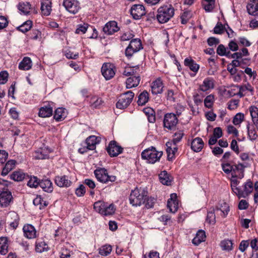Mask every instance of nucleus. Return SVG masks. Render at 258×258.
Instances as JSON below:
<instances>
[{
    "label": "nucleus",
    "mask_w": 258,
    "mask_h": 258,
    "mask_svg": "<svg viewBox=\"0 0 258 258\" xmlns=\"http://www.w3.org/2000/svg\"><path fill=\"white\" fill-rule=\"evenodd\" d=\"M174 12L175 9L172 5H164L158 9L156 17L159 23H165L174 16Z\"/></svg>",
    "instance_id": "obj_1"
},
{
    "label": "nucleus",
    "mask_w": 258,
    "mask_h": 258,
    "mask_svg": "<svg viewBox=\"0 0 258 258\" xmlns=\"http://www.w3.org/2000/svg\"><path fill=\"white\" fill-rule=\"evenodd\" d=\"M163 155V152L158 151L155 147L151 146L144 150L141 153V157L146 160L147 162L154 164L159 162Z\"/></svg>",
    "instance_id": "obj_2"
},
{
    "label": "nucleus",
    "mask_w": 258,
    "mask_h": 258,
    "mask_svg": "<svg viewBox=\"0 0 258 258\" xmlns=\"http://www.w3.org/2000/svg\"><path fill=\"white\" fill-rule=\"evenodd\" d=\"M146 194L145 190H140L138 188L132 190L129 197L130 203L133 206H140L144 203Z\"/></svg>",
    "instance_id": "obj_3"
},
{
    "label": "nucleus",
    "mask_w": 258,
    "mask_h": 258,
    "mask_svg": "<svg viewBox=\"0 0 258 258\" xmlns=\"http://www.w3.org/2000/svg\"><path fill=\"white\" fill-rule=\"evenodd\" d=\"M94 173L97 180L103 183H107L109 181L114 182L116 180V176L108 175L107 169L104 168H97Z\"/></svg>",
    "instance_id": "obj_4"
},
{
    "label": "nucleus",
    "mask_w": 258,
    "mask_h": 258,
    "mask_svg": "<svg viewBox=\"0 0 258 258\" xmlns=\"http://www.w3.org/2000/svg\"><path fill=\"white\" fill-rule=\"evenodd\" d=\"M142 49H143V47L141 39L139 38L133 39L126 48L124 54L125 56L130 59L134 53Z\"/></svg>",
    "instance_id": "obj_5"
},
{
    "label": "nucleus",
    "mask_w": 258,
    "mask_h": 258,
    "mask_svg": "<svg viewBox=\"0 0 258 258\" xmlns=\"http://www.w3.org/2000/svg\"><path fill=\"white\" fill-rule=\"evenodd\" d=\"M135 94L132 91H128L121 94L116 103V108L124 109L127 108L132 102Z\"/></svg>",
    "instance_id": "obj_6"
},
{
    "label": "nucleus",
    "mask_w": 258,
    "mask_h": 258,
    "mask_svg": "<svg viewBox=\"0 0 258 258\" xmlns=\"http://www.w3.org/2000/svg\"><path fill=\"white\" fill-rule=\"evenodd\" d=\"M13 197L11 192L7 187H0V205L2 207H8Z\"/></svg>",
    "instance_id": "obj_7"
},
{
    "label": "nucleus",
    "mask_w": 258,
    "mask_h": 258,
    "mask_svg": "<svg viewBox=\"0 0 258 258\" xmlns=\"http://www.w3.org/2000/svg\"><path fill=\"white\" fill-rule=\"evenodd\" d=\"M178 119L176 115L173 113H167L164 116L163 126L171 130L177 124Z\"/></svg>",
    "instance_id": "obj_8"
},
{
    "label": "nucleus",
    "mask_w": 258,
    "mask_h": 258,
    "mask_svg": "<svg viewBox=\"0 0 258 258\" xmlns=\"http://www.w3.org/2000/svg\"><path fill=\"white\" fill-rule=\"evenodd\" d=\"M62 5L68 12L73 14L78 13L81 9L78 0H63Z\"/></svg>",
    "instance_id": "obj_9"
},
{
    "label": "nucleus",
    "mask_w": 258,
    "mask_h": 258,
    "mask_svg": "<svg viewBox=\"0 0 258 258\" xmlns=\"http://www.w3.org/2000/svg\"><path fill=\"white\" fill-rule=\"evenodd\" d=\"M102 75L106 80L112 79L115 74V67L111 63H104L101 68Z\"/></svg>",
    "instance_id": "obj_10"
},
{
    "label": "nucleus",
    "mask_w": 258,
    "mask_h": 258,
    "mask_svg": "<svg viewBox=\"0 0 258 258\" xmlns=\"http://www.w3.org/2000/svg\"><path fill=\"white\" fill-rule=\"evenodd\" d=\"M123 150V148L114 140L111 141L106 147V151L111 157L117 156L122 153Z\"/></svg>",
    "instance_id": "obj_11"
},
{
    "label": "nucleus",
    "mask_w": 258,
    "mask_h": 258,
    "mask_svg": "<svg viewBox=\"0 0 258 258\" xmlns=\"http://www.w3.org/2000/svg\"><path fill=\"white\" fill-rule=\"evenodd\" d=\"M130 13L134 19L139 20L146 14L145 7L142 5H134L131 7Z\"/></svg>",
    "instance_id": "obj_12"
},
{
    "label": "nucleus",
    "mask_w": 258,
    "mask_h": 258,
    "mask_svg": "<svg viewBox=\"0 0 258 258\" xmlns=\"http://www.w3.org/2000/svg\"><path fill=\"white\" fill-rule=\"evenodd\" d=\"M54 103L49 101L48 103L39 108L38 115L41 117H49L53 114V108Z\"/></svg>",
    "instance_id": "obj_13"
},
{
    "label": "nucleus",
    "mask_w": 258,
    "mask_h": 258,
    "mask_svg": "<svg viewBox=\"0 0 258 258\" xmlns=\"http://www.w3.org/2000/svg\"><path fill=\"white\" fill-rule=\"evenodd\" d=\"M120 28L115 21H110L106 23L103 27V32L107 35H111L119 31Z\"/></svg>",
    "instance_id": "obj_14"
},
{
    "label": "nucleus",
    "mask_w": 258,
    "mask_h": 258,
    "mask_svg": "<svg viewBox=\"0 0 258 258\" xmlns=\"http://www.w3.org/2000/svg\"><path fill=\"white\" fill-rule=\"evenodd\" d=\"M243 188H240L238 191L237 197L238 199L241 198H246L253 190V183L250 180L246 181L242 186Z\"/></svg>",
    "instance_id": "obj_15"
},
{
    "label": "nucleus",
    "mask_w": 258,
    "mask_h": 258,
    "mask_svg": "<svg viewBox=\"0 0 258 258\" xmlns=\"http://www.w3.org/2000/svg\"><path fill=\"white\" fill-rule=\"evenodd\" d=\"M151 92L153 95H158L163 92L164 84L160 78H158L153 81L151 85Z\"/></svg>",
    "instance_id": "obj_16"
},
{
    "label": "nucleus",
    "mask_w": 258,
    "mask_h": 258,
    "mask_svg": "<svg viewBox=\"0 0 258 258\" xmlns=\"http://www.w3.org/2000/svg\"><path fill=\"white\" fill-rule=\"evenodd\" d=\"M166 146L167 160L169 161H173L175 158V154L178 151L177 145L173 144V143L167 142Z\"/></svg>",
    "instance_id": "obj_17"
},
{
    "label": "nucleus",
    "mask_w": 258,
    "mask_h": 258,
    "mask_svg": "<svg viewBox=\"0 0 258 258\" xmlns=\"http://www.w3.org/2000/svg\"><path fill=\"white\" fill-rule=\"evenodd\" d=\"M50 152V151L48 148H40L33 153L32 156L33 158L36 160L48 159Z\"/></svg>",
    "instance_id": "obj_18"
},
{
    "label": "nucleus",
    "mask_w": 258,
    "mask_h": 258,
    "mask_svg": "<svg viewBox=\"0 0 258 258\" xmlns=\"http://www.w3.org/2000/svg\"><path fill=\"white\" fill-rule=\"evenodd\" d=\"M89 107L92 109L100 108L103 101L102 98L96 95L91 96L90 99H86Z\"/></svg>",
    "instance_id": "obj_19"
},
{
    "label": "nucleus",
    "mask_w": 258,
    "mask_h": 258,
    "mask_svg": "<svg viewBox=\"0 0 258 258\" xmlns=\"http://www.w3.org/2000/svg\"><path fill=\"white\" fill-rule=\"evenodd\" d=\"M245 166L242 163L233 164L232 176L233 178L241 179L244 177V171Z\"/></svg>",
    "instance_id": "obj_20"
},
{
    "label": "nucleus",
    "mask_w": 258,
    "mask_h": 258,
    "mask_svg": "<svg viewBox=\"0 0 258 258\" xmlns=\"http://www.w3.org/2000/svg\"><path fill=\"white\" fill-rule=\"evenodd\" d=\"M55 183L60 187H68L72 183V181L68 179L67 175L56 176L54 178Z\"/></svg>",
    "instance_id": "obj_21"
},
{
    "label": "nucleus",
    "mask_w": 258,
    "mask_h": 258,
    "mask_svg": "<svg viewBox=\"0 0 258 258\" xmlns=\"http://www.w3.org/2000/svg\"><path fill=\"white\" fill-rule=\"evenodd\" d=\"M167 206L170 212L174 213L177 211L178 208V201L176 194L171 195L170 198L168 200Z\"/></svg>",
    "instance_id": "obj_22"
},
{
    "label": "nucleus",
    "mask_w": 258,
    "mask_h": 258,
    "mask_svg": "<svg viewBox=\"0 0 258 258\" xmlns=\"http://www.w3.org/2000/svg\"><path fill=\"white\" fill-rule=\"evenodd\" d=\"M24 235L28 239L34 238L36 237V230L31 224H25L23 228Z\"/></svg>",
    "instance_id": "obj_23"
},
{
    "label": "nucleus",
    "mask_w": 258,
    "mask_h": 258,
    "mask_svg": "<svg viewBox=\"0 0 258 258\" xmlns=\"http://www.w3.org/2000/svg\"><path fill=\"white\" fill-rule=\"evenodd\" d=\"M39 186L44 191L48 193H51L53 190L52 182L48 178H43L41 179Z\"/></svg>",
    "instance_id": "obj_24"
},
{
    "label": "nucleus",
    "mask_w": 258,
    "mask_h": 258,
    "mask_svg": "<svg viewBox=\"0 0 258 258\" xmlns=\"http://www.w3.org/2000/svg\"><path fill=\"white\" fill-rule=\"evenodd\" d=\"M51 2L50 0H41V11L42 15L48 16L52 11Z\"/></svg>",
    "instance_id": "obj_25"
},
{
    "label": "nucleus",
    "mask_w": 258,
    "mask_h": 258,
    "mask_svg": "<svg viewBox=\"0 0 258 258\" xmlns=\"http://www.w3.org/2000/svg\"><path fill=\"white\" fill-rule=\"evenodd\" d=\"M184 65L195 74L197 73L200 69V65L197 63L196 62L190 57H186L184 59Z\"/></svg>",
    "instance_id": "obj_26"
},
{
    "label": "nucleus",
    "mask_w": 258,
    "mask_h": 258,
    "mask_svg": "<svg viewBox=\"0 0 258 258\" xmlns=\"http://www.w3.org/2000/svg\"><path fill=\"white\" fill-rule=\"evenodd\" d=\"M215 210L217 212L219 211H220V215L223 218H225L230 211V207L228 203L224 201H222L219 203Z\"/></svg>",
    "instance_id": "obj_27"
},
{
    "label": "nucleus",
    "mask_w": 258,
    "mask_h": 258,
    "mask_svg": "<svg viewBox=\"0 0 258 258\" xmlns=\"http://www.w3.org/2000/svg\"><path fill=\"white\" fill-rule=\"evenodd\" d=\"M204 143L202 138L197 137L191 142V149L194 152H199L203 148Z\"/></svg>",
    "instance_id": "obj_28"
},
{
    "label": "nucleus",
    "mask_w": 258,
    "mask_h": 258,
    "mask_svg": "<svg viewBox=\"0 0 258 258\" xmlns=\"http://www.w3.org/2000/svg\"><path fill=\"white\" fill-rule=\"evenodd\" d=\"M130 77L126 81V86L127 88H132L138 86L140 82V76L139 74Z\"/></svg>",
    "instance_id": "obj_29"
},
{
    "label": "nucleus",
    "mask_w": 258,
    "mask_h": 258,
    "mask_svg": "<svg viewBox=\"0 0 258 258\" xmlns=\"http://www.w3.org/2000/svg\"><path fill=\"white\" fill-rule=\"evenodd\" d=\"M214 87V80L211 78H207L203 81V84L200 86V90L206 92Z\"/></svg>",
    "instance_id": "obj_30"
},
{
    "label": "nucleus",
    "mask_w": 258,
    "mask_h": 258,
    "mask_svg": "<svg viewBox=\"0 0 258 258\" xmlns=\"http://www.w3.org/2000/svg\"><path fill=\"white\" fill-rule=\"evenodd\" d=\"M66 116V109L64 108L59 107L55 109L53 118L56 121H60L64 120Z\"/></svg>",
    "instance_id": "obj_31"
},
{
    "label": "nucleus",
    "mask_w": 258,
    "mask_h": 258,
    "mask_svg": "<svg viewBox=\"0 0 258 258\" xmlns=\"http://www.w3.org/2000/svg\"><path fill=\"white\" fill-rule=\"evenodd\" d=\"M159 179L161 183L164 185H169L171 183V176L168 172L163 170L159 174Z\"/></svg>",
    "instance_id": "obj_32"
},
{
    "label": "nucleus",
    "mask_w": 258,
    "mask_h": 258,
    "mask_svg": "<svg viewBox=\"0 0 258 258\" xmlns=\"http://www.w3.org/2000/svg\"><path fill=\"white\" fill-rule=\"evenodd\" d=\"M26 180H28L27 185L31 188H36L40 184V179L34 175H28Z\"/></svg>",
    "instance_id": "obj_33"
},
{
    "label": "nucleus",
    "mask_w": 258,
    "mask_h": 258,
    "mask_svg": "<svg viewBox=\"0 0 258 258\" xmlns=\"http://www.w3.org/2000/svg\"><path fill=\"white\" fill-rule=\"evenodd\" d=\"M32 66V60L29 57H24L19 64V69L21 70H29Z\"/></svg>",
    "instance_id": "obj_34"
},
{
    "label": "nucleus",
    "mask_w": 258,
    "mask_h": 258,
    "mask_svg": "<svg viewBox=\"0 0 258 258\" xmlns=\"http://www.w3.org/2000/svg\"><path fill=\"white\" fill-rule=\"evenodd\" d=\"M149 93L147 90H144L138 96L137 103L139 106L145 105L149 100Z\"/></svg>",
    "instance_id": "obj_35"
},
{
    "label": "nucleus",
    "mask_w": 258,
    "mask_h": 258,
    "mask_svg": "<svg viewBox=\"0 0 258 258\" xmlns=\"http://www.w3.org/2000/svg\"><path fill=\"white\" fill-rule=\"evenodd\" d=\"M206 234L204 230H199L196 236L192 240V243L195 245H199L202 242L205 241Z\"/></svg>",
    "instance_id": "obj_36"
},
{
    "label": "nucleus",
    "mask_w": 258,
    "mask_h": 258,
    "mask_svg": "<svg viewBox=\"0 0 258 258\" xmlns=\"http://www.w3.org/2000/svg\"><path fill=\"white\" fill-rule=\"evenodd\" d=\"M99 142L98 138L95 136H90L86 140V143L89 150H93L96 148V145Z\"/></svg>",
    "instance_id": "obj_37"
},
{
    "label": "nucleus",
    "mask_w": 258,
    "mask_h": 258,
    "mask_svg": "<svg viewBox=\"0 0 258 258\" xmlns=\"http://www.w3.org/2000/svg\"><path fill=\"white\" fill-rule=\"evenodd\" d=\"M15 160H10L8 161L5 166L3 167L1 175L3 176L7 175L15 167Z\"/></svg>",
    "instance_id": "obj_38"
},
{
    "label": "nucleus",
    "mask_w": 258,
    "mask_h": 258,
    "mask_svg": "<svg viewBox=\"0 0 258 258\" xmlns=\"http://www.w3.org/2000/svg\"><path fill=\"white\" fill-rule=\"evenodd\" d=\"M8 238L5 237L0 238V253L5 255L8 252Z\"/></svg>",
    "instance_id": "obj_39"
},
{
    "label": "nucleus",
    "mask_w": 258,
    "mask_h": 258,
    "mask_svg": "<svg viewBox=\"0 0 258 258\" xmlns=\"http://www.w3.org/2000/svg\"><path fill=\"white\" fill-rule=\"evenodd\" d=\"M28 174H25L21 171H17L14 172L11 175L10 178L15 181H21L26 179V176Z\"/></svg>",
    "instance_id": "obj_40"
},
{
    "label": "nucleus",
    "mask_w": 258,
    "mask_h": 258,
    "mask_svg": "<svg viewBox=\"0 0 258 258\" xmlns=\"http://www.w3.org/2000/svg\"><path fill=\"white\" fill-rule=\"evenodd\" d=\"M140 68L139 66L137 65L134 67H125L122 72V74L125 76L132 77L138 73L137 70Z\"/></svg>",
    "instance_id": "obj_41"
},
{
    "label": "nucleus",
    "mask_w": 258,
    "mask_h": 258,
    "mask_svg": "<svg viewBox=\"0 0 258 258\" xmlns=\"http://www.w3.org/2000/svg\"><path fill=\"white\" fill-rule=\"evenodd\" d=\"M33 204L35 206H39V209L42 210L48 205V202L44 201L40 195H37L33 200Z\"/></svg>",
    "instance_id": "obj_42"
},
{
    "label": "nucleus",
    "mask_w": 258,
    "mask_h": 258,
    "mask_svg": "<svg viewBox=\"0 0 258 258\" xmlns=\"http://www.w3.org/2000/svg\"><path fill=\"white\" fill-rule=\"evenodd\" d=\"M33 22L31 20H27L21 25L17 28V30L22 32L26 33L31 29L32 27Z\"/></svg>",
    "instance_id": "obj_43"
},
{
    "label": "nucleus",
    "mask_w": 258,
    "mask_h": 258,
    "mask_svg": "<svg viewBox=\"0 0 258 258\" xmlns=\"http://www.w3.org/2000/svg\"><path fill=\"white\" fill-rule=\"evenodd\" d=\"M112 246L108 244H104L99 248V253L104 256L108 255L112 251Z\"/></svg>",
    "instance_id": "obj_44"
},
{
    "label": "nucleus",
    "mask_w": 258,
    "mask_h": 258,
    "mask_svg": "<svg viewBox=\"0 0 258 258\" xmlns=\"http://www.w3.org/2000/svg\"><path fill=\"white\" fill-rule=\"evenodd\" d=\"M18 8L24 14L27 15L30 13L31 5L28 2L20 3L18 6Z\"/></svg>",
    "instance_id": "obj_45"
},
{
    "label": "nucleus",
    "mask_w": 258,
    "mask_h": 258,
    "mask_svg": "<svg viewBox=\"0 0 258 258\" xmlns=\"http://www.w3.org/2000/svg\"><path fill=\"white\" fill-rule=\"evenodd\" d=\"M220 245L222 250L226 251H230L232 249L233 243L232 240L228 239H225L222 240L220 242Z\"/></svg>",
    "instance_id": "obj_46"
},
{
    "label": "nucleus",
    "mask_w": 258,
    "mask_h": 258,
    "mask_svg": "<svg viewBox=\"0 0 258 258\" xmlns=\"http://www.w3.org/2000/svg\"><path fill=\"white\" fill-rule=\"evenodd\" d=\"M115 211V208L114 204L108 205L107 203H105L102 215L104 216L111 215L114 213Z\"/></svg>",
    "instance_id": "obj_47"
},
{
    "label": "nucleus",
    "mask_w": 258,
    "mask_h": 258,
    "mask_svg": "<svg viewBox=\"0 0 258 258\" xmlns=\"http://www.w3.org/2000/svg\"><path fill=\"white\" fill-rule=\"evenodd\" d=\"M184 135L183 131L179 130L174 133L172 141L169 142L173 143V144L177 145V144L181 141Z\"/></svg>",
    "instance_id": "obj_48"
},
{
    "label": "nucleus",
    "mask_w": 258,
    "mask_h": 258,
    "mask_svg": "<svg viewBox=\"0 0 258 258\" xmlns=\"http://www.w3.org/2000/svg\"><path fill=\"white\" fill-rule=\"evenodd\" d=\"M35 244V249L38 252H42L47 249V245L44 241L37 240Z\"/></svg>",
    "instance_id": "obj_49"
},
{
    "label": "nucleus",
    "mask_w": 258,
    "mask_h": 258,
    "mask_svg": "<svg viewBox=\"0 0 258 258\" xmlns=\"http://www.w3.org/2000/svg\"><path fill=\"white\" fill-rule=\"evenodd\" d=\"M41 32L38 29H32L29 34V37L30 39L37 40L41 39Z\"/></svg>",
    "instance_id": "obj_50"
},
{
    "label": "nucleus",
    "mask_w": 258,
    "mask_h": 258,
    "mask_svg": "<svg viewBox=\"0 0 258 258\" xmlns=\"http://www.w3.org/2000/svg\"><path fill=\"white\" fill-rule=\"evenodd\" d=\"M144 201L143 204L145 205V206L147 209H150L154 207L156 199L154 198L148 197L147 196V194H146L145 200Z\"/></svg>",
    "instance_id": "obj_51"
},
{
    "label": "nucleus",
    "mask_w": 258,
    "mask_h": 258,
    "mask_svg": "<svg viewBox=\"0 0 258 258\" xmlns=\"http://www.w3.org/2000/svg\"><path fill=\"white\" fill-rule=\"evenodd\" d=\"M10 216L12 219H14V220L13 221L11 222L9 225L14 229H16L19 225V217L18 215L15 212L10 213Z\"/></svg>",
    "instance_id": "obj_52"
},
{
    "label": "nucleus",
    "mask_w": 258,
    "mask_h": 258,
    "mask_svg": "<svg viewBox=\"0 0 258 258\" xmlns=\"http://www.w3.org/2000/svg\"><path fill=\"white\" fill-rule=\"evenodd\" d=\"M105 205V202L101 201H98L94 204V209L96 212L102 215Z\"/></svg>",
    "instance_id": "obj_53"
},
{
    "label": "nucleus",
    "mask_w": 258,
    "mask_h": 258,
    "mask_svg": "<svg viewBox=\"0 0 258 258\" xmlns=\"http://www.w3.org/2000/svg\"><path fill=\"white\" fill-rule=\"evenodd\" d=\"M191 17V13L190 11H184L181 13L180 16L181 23L185 25L187 24L189 20Z\"/></svg>",
    "instance_id": "obj_54"
},
{
    "label": "nucleus",
    "mask_w": 258,
    "mask_h": 258,
    "mask_svg": "<svg viewBox=\"0 0 258 258\" xmlns=\"http://www.w3.org/2000/svg\"><path fill=\"white\" fill-rule=\"evenodd\" d=\"M214 102V96L210 94L207 96L204 99L205 106L208 108H211Z\"/></svg>",
    "instance_id": "obj_55"
},
{
    "label": "nucleus",
    "mask_w": 258,
    "mask_h": 258,
    "mask_svg": "<svg viewBox=\"0 0 258 258\" xmlns=\"http://www.w3.org/2000/svg\"><path fill=\"white\" fill-rule=\"evenodd\" d=\"M228 48L225 47L223 44H219L217 48L216 52L220 56H225L226 57Z\"/></svg>",
    "instance_id": "obj_56"
},
{
    "label": "nucleus",
    "mask_w": 258,
    "mask_h": 258,
    "mask_svg": "<svg viewBox=\"0 0 258 258\" xmlns=\"http://www.w3.org/2000/svg\"><path fill=\"white\" fill-rule=\"evenodd\" d=\"M239 183V181L237 179H232L231 180V187L232 191L237 196L238 191L240 190V187H237Z\"/></svg>",
    "instance_id": "obj_57"
},
{
    "label": "nucleus",
    "mask_w": 258,
    "mask_h": 258,
    "mask_svg": "<svg viewBox=\"0 0 258 258\" xmlns=\"http://www.w3.org/2000/svg\"><path fill=\"white\" fill-rule=\"evenodd\" d=\"M221 166L223 171L228 174L230 173H232L233 169V164H231L230 162H224L222 163Z\"/></svg>",
    "instance_id": "obj_58"
},
{
    "label": "nucleus",
    "mask_w": 258,
    "mask_h": 258,
    "mask_svg": "<svg viewBox=\"0 0 258 258\" xmlns=\"http://www.w3.org/2000/svg\"><path fill=\"white\" fill-rule=\"evenodd\" d=\"M225 26L221 22H218L214 28L213 32L216 34H221L224 31Z\"/></svg>",
    "instance_id": "obj_59"
},
{
    "label": "nucleus",
    "mask_w": 258,
    "mask_h": 258,
    "mask_svg": "<svg viewBox=\"0 0 258 258\" xmlns=\"http://www.w3.org/2000/svg\"><path fill=\"white\" fill-rule=\"evenodd\" d=\"M240 73L241 74H244V73H245L248 75L250 78H252L253 79H255L257 76L256 71H252V69L248 67H246L244 71L241 70Z\"/></svg>",
    "instance_id": "obj_60"
},
{
    "label": "nucleus",
    "mask_w": 258,
    "mask_h": 258,
    "mask_svg": "<svg viewBox=\"0 0 258 258\" xmlns=\"http://www.w3.org/2000/svg\"><path fill=\"white\" fill-rule=\"evenodd\" d=\"M89 25L88 24L84 23V24H79L78 25V27L76 30V33L77 34H84L87 30V29Z\"/></svg>",
    "instance_id": "obj_61"
},
{
    "label": "nucleus",
    "mask_w": 258,
    "mask_h": 258,
    "mask_svg": "<svg viewBox=\"0 0 258 258\" xmlns=\"http://www.w3.org/2000/svg\"><path fill=\"white\" fill-rule=\"evenodd\" d=\"M252 120L258 118V108L255 106H251L249 108Z\"/></svg>",
    "instance_id": "obj_62"
},
{
    "label": "nucleus",
    "mask_w": 258,
    "mask_h": 258,
    "mask_svg": "<svg viewBox=\"0 0 258 258\" xmlns=\"http://www.w3.org/2000/svg\"><path fill=\"white\" fill-rule=\"evenodd\" d=\"M9 78V74L7 71H4L0 72V84H5Z\"/></svg>",
    "instance_id": "obj_63"
},
{
    "label": "nucleus",
    "mask_w": 258,
    "mask_h": 258,
    "mask_svg": "<svg viewBox=\"0 0 258 258\" xmlns=\"http://www.w3.org/2000/svg\"><path fill=\"white\" fill-rule=\"evenodd\" d=\"M244 118V114L242 113H237L233 118V123L234 125L239 124Z\"/></svg>",
    "instance_id": "obj_64"
}]
</instances>
